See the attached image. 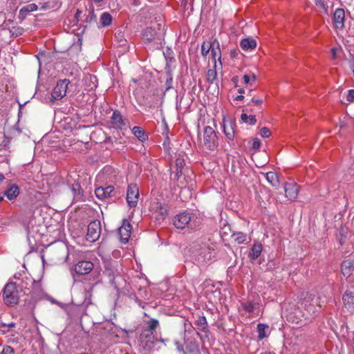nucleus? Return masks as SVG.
<instances>
[{
    "label": "nucleus",
    "instance_id": "obj_1",
    "mask_svg": "<svg viewBox=\"0 0 354 354\" xmlns=\"http://www.w3.org/2000/svg\"><path fill=\"white\" fill-rule=\"evenodd\" d=\"M209 239H200L194 243L192 257L194 263L203 266L212 263L215 257L214 248Z\"/></svg>",
    "mask_w": 354,
    "mask_h": 354
},
{
    "label": "nucleus",
    "instance_id": "obj_2",
    "mask_svg": "<svg viewBox=\"0 0 354 354\" xmlns=\"http://www.w3.org/2000/svg\"><path fill=\"white\" fill-rule=\"evenodd\" d=\"M196 216L187 211L176 214L172 219L174 227L178 230H184L186 227L191 230H196L198 227L196 222Z\"/></svg>",
    "mask_w": 354,
    "mask_h": 354
},
{
    "label": "nucleus",
    "instance_id": "obj_3",
    "mask_svg": "<svg viewBox=\"0 0 354 354\" xmlns=\"http://www.w3.org/2000/svg\"><path fill=\"white\" fill-rule=\"evenodd\" d=\"M19 289L17 284L14 282H8L2 290V299L4 304L8 306H15L19 303Z\"/></svg>",
    "mask_w": 354,
    "mask_h": 354
},
{
    "label": "nucleus",
    "instance_id": "obj_4",
    "mask_svg": "<svg viewBox=\"0 0 354 354\" xmlns=\"http://www.w3.org/2000/svg\"><path fill=\"white\" fill-rule=\"evenodd\" d=\"M118 261L112 259L104 261V271L103 274L109 278V283L114 286L116 289L119 288V283L116 279H122L118 269Z\"/></svg>",
    "mask_w": 354,
    "mask_h": 354
},
{
    "label": "nucleus",
    "instance_id": "obj_5",
    "mask_svg": "<svg viewBox=\"0 0 354 354\" xmlns=\"http://www.w3.org/2000/svg\"><path fill=\"white\" fill-rule=\"evenodd\" d=\"M324 301H321L319 297L310 295L306 297L301 303L302 307L308 313L310 317L317 316L321 310Z\"/></svg>",
    "mask_w": 354,
    "mask_h": 354
},
{
    "label": "nucleus",
    "instance_id": "obj_6",
    "mask_svg": "<svg viewBox=\"0 0 354 354\" xmlns=\"http://www.w3.org/2000/svg\"><path fill=\"white\" fill-rule=\"evenodd\" d=\"M218 133L211 127L207 126L203 129V146L209 151L217 149L219 145Z\"/></svg>",
    "mask_w": 354,
    "mask_h": 354
},
{
    "label": "nucleus",
    "instance_id": "obj_7",
    "mask_svg": "<svg viewBox=\"0 0 354 354\" xmlns=\"http://www.w3.org/2000/svg\"><path fill=\"white\" fill-rule=\"evenodd\" d=\"M70 81L67 79L59 80L51 93V102L59 100L66 96L68 89Z\"/></svg>",
    "mask_w": 354,
    "mask_h": 354
},
{
    "label": "nucleus",
    "instance_id": "obj_8",
    "mask_svg": "<svg viewBox=\"0 0 354 354\" xmlns=\"http://www.w3.org/2000/svg\"><path fill=\"white\" fill-rule=\"evenodd\" d=\"M194 325L198 329V330H196V333L201 340L203 342H205L206 339L209 340L210 331L205 317L198 316L197 319L194 322Z\"/></svg>",
    "mask_w": 354,
    "mask_h": 354
},
{
    "label": "nucleus",
    "instance_id": "obj_9",
    "mask_svg": "<svg viewBox=\"0 0 354 354\" xmlns=\"http://www.w3.org/2000/svg\"><path fill=\"white\" fill-rule=\"evenodd\" d=\"M158 341L156 334L142 330L140 335V345L144 351H151Z\"/></svg>",
    "mask_w": 354,
    "mask_h": 354
},
{
    "label": "nucleus",
    "instance_id": "obj_10",
    "mask_svg": "<svg viewBox=\"0 0 354 354\" xmlns=\"http://www.w3.org/2000/svg\"><path fill=\"white\" fill-rule=\"evenodd\" d=\"M176 348L178 351H183L184 354H200V349L198 343L192 338H187L185 342V348L183 346L176 342Z\"/></svg>",
    "mask_w": 354,
    "mask_h": 354
},
{
    "label": "nucleus",
    "instance_id": "obj_11",
    "mask_svg": "<svg viewBox=\"0 0 354 354\" xmlns=\"http://www.w3.org/2000/svg\"><path fill=\"white\" fill-rule=\"evenodd\" d=\"M101 233V224L100 221L95 220L91 221L87 227V232L86 234V239L89 242H95L100 236Z\"/></svg>",
    "mask_w": 354,
    "mask_h": 354
},
{
    "label": "nucleus",
    "instance_id": "obj_12",
    "mask_svg": "<svg viewBox=\"0 0 354 354\" xmlns=\"http://www.w3.org/2000/svg\"><path fill=\"white\" fill-rule=\"evenodd\" d=\"M236 122L234 120L223 118L222 127L223 131L228 141H233L235 138Z\"/></svg>",
    "mask_w": 354,
    "mask_h": 354
},
{
    "label": "nucleus",
    "instance_id": "obj_13",
    "mask_svg": "<svg viewBox=\"0 0 354 354\" xmlns=\"http://www.w3.org/2000/svg\"><path fill=\"white\" fill-rule=\"evenodd\" d=\"M139 198V188L136 184H130L127 190V201L131 207L138 204Z\"/></svg>",
    "mask_w": 354,
    "mask_h": 354
},
{
    "label": "nucleus",
    "instance_id": "obj_14",
    "mask_svg": "<svg viewBox=\"0 0 354 354\" xmlns=\"http://www.w3.org/2000/svg\"><path fill=\"white\" fill-rule=\"evenodd\" d=\"M283 187L285 192V198L288 201H295L299 194L298 185L295 182H286L283 184Z\"/></svg>",
    "mask_w": 354,
    "mask_h": 354
},
{
    "label": "nucleus",
    "instance_id": "obj_15",
    "mask_svg": "<svg viewBox=\"0 0 354 354\" xmlns=\"http://www.w3.org/2000/svg\"><path fill=\"white\" fill-rule=\"evenodd\" d=\"M19 187L16 183H12V181L8 182L6 188L3 192V196L10 201H15L19 196Z\"/></svg>",
    "mask_w": 354,
    "mask_h": 354
},
{
    "label": "nucleus",
    "instance_id": "obj_16",
    "mask_svg": "<svg viewBox=\"0 0 354 354\" xmlns=\"http://www.w3.org/2000/svg\"><path fill=\"white\" fill-rule=\"evenodd\" d=\"M111 127L117 130H122L126 126L125 120L118 110H115L110 119Z\"/></svg>",
    "mask_w": 354,
    "mask_h": 354
},
{
    "label": "nucleus",
    "instance_id": "obj_17",
    "mask_svg": "<svg viewBox=\"0 0 354 354\" xmlns=\"http://www.w3.org/2000/svg\"><path fill=\"white\" fill-rule=\"evenodd\" d=\"M93 263L90 261H80L74 266V271L79 275L88 274L93 269Z\"/></svg>",
    "mask_w": 354,
    "mask_h": 354
},
{
    "label": "nucleus",
    "instance_id": "obj_18",
    "mask_svg": "<svg viewBox=\"0 0 354 354\" xmlns=\"http://www.w3.org/2000/svg\"><path fill=\"white\" fill-rule=\"evenodd\" d=\"M95 194L96 197L101 200L112 198L115 196V189L112 185H109L105 187H99L95 189Z\"/></svg>",
    "mask_w": 354,
    "mask_h": 354
},
{
    "label": "nucleus",
    "instance_id": "obj_19",
    "mask_svg": "<svg viewBox=\"0 0 354 354\" xmlns=\"http://www.w3.org/2000/svg\"><path fill=\"white\" fill-rule=\"evenodd\" d=\"M25 295L27 296L30 295L31 298L35 300L41 299L44 295L41 282L35 280L29 292H25Z\"/></svg>",
    "mask_w": 354,
    "mask_h": 354
},
{
    "label": "nucleus",
    "instance_id": "obj_20",
    "mask_svg": "<svg viewBox=\"0 0 354 354\" xmlns=\"http://www.w3.org/2000/svg\"><path fill=\"white\" fill-rule=\"evenodd\" d=\"M333 24L336 29L342 30L345 25V11L343 8H337L333 14Z\"/></svg>",
    "mask_w": 354,
    "mask_h": 354
},
{
    "label": "nucleus",
    "instance_id": "obj_21",
    "mask_svg": "<svg viewBox=\"0 0 354 354\" xmlns=\"http://www.w3.org/2000/svg\"><path fill=\"white\" fill-rule=\"evenodd\" d=\"M142 39L145 44H150L153 41H160L161 39L158 36L155 28L147 27L142 32Z\"/></svg>",
    "mask_w": 354,
    "mask_h": 354
},
{
    "label": "nucleus",
    "instance_id": "obj_22",
    "mask_svg": "<svg viewBox=\"0 0 354 354\" xmlns=\"http://www.w3.org/2000/svg\"><path fill=\"white\" fill-rule=\"evenodd\" d=\"M132 227L127 221L124 220L122 225L118 229V234L121 242L126 243L128 242L131 232Z\"/></svg>",
    "mask_w": 354,
    "mask_h": 354
},
{
    "label": "nucleus",
    "instance_id": "obj_23",
    "mask_svg": "<svg viewBox=\"0 0 354 354\" xmlns=\"http://www.w3.org/2000/svg\"><path fill=\"white\" fill-rule=\"evenodd\" d=\"M263 251V245L261 243L255 241L248 254V258L251 261L256 260Z\"/></svg>",
    "mask_w": 354,
    "mask_h": 354
},
{
    "label": "nucleus",
    "instance_id": "obj_24",
    "mask_svg": "<svg viewBox=\"0 0 354 354\" xmlns=\"http://www.w3.org/2000/svg\"><path fill=\"white\" fill-rule=\"evenodd\" d=\"M344 305L348 310L354 312V293L346 291L342 296Z\"/></svg>",
    "mask_w": 354,
    "mask_h": 354
},
{
    "label": "nucleus",
    "instance_id": "obj_25",
    "mask_svg": "<svg viewBox=\"0 0 354 354\" xmlns=\"http://www.w3.org/2000/svg\"><path fill=\"white\" fill-rule=\"evenodd\" d=\"M341 270L344 276L352 275L354 272V262L350 259L344 261L341 265Z\"/></svg>",
    "mask_w": 354,
    "mask_h": 354
},
{
    "label": "nucleus",
    "instance_id": "obj_26",
    "mask_svg": "<svg viewBox=\"0 0 354 354\" xmlns=\"http://www.w3.org/2000/svg\"><path fill=\"white\" fill-rule=\"evenodd\" d=\"M34 281L35 279L31 277L26 276L21 279V283L17 286L20 291H24L25 293V292H29Z\"/></svg>",
    "mask_w": 354,
    "mask_h": 354
},
{
    "label": "nucleus",
    "instance_id": "obj_27",
    "mask_svg": "<svg viewBox=\"0 0 354 354\" xmlns=\"http://www.w3.org/2000/svg\"><path fill=\"white\" fill-rule=\"evenodd\" d=\"M241 48L245 51H251L257 47V41L251 37L243 39L240 42Z\"/></svg>",
    "mask_w": 354,
    "mask_h": 354
},
{
    "label": "nucleus",
    "instance_id": "obj_28",
    "mask_svg": "<svg viewBox=\"0 0 354 354\" xmlns=\"http://www.w3.org/2000/svg\"><path fill=\"white\" fill-rule=\"evenodd\" d=\"M71 192L73 194L74 200L76 201H84V193L83 189L81 187L80 183H73L71 187Z\"/></svg>",
    "mask_w": 354,
    "mask_h": 354
},
{
    "label": "nucleus",
    "instance_id": "obj_29",
    "mask_svg": "<svg viewBox=\"0 0 354 354\" xmlns=\"http://www.w3.org/2000/svg\"><path fill=\"white\" fill-rule=\"evenodd\" d=\"M263 175L266 177L267 181L274 188L279 189V180L277 174L273 171H269L266 174H263Z\"/></svg>",
    "mask_w": 354,
    "mask_h": 354
},
{
    "label": "nucleus",
    "instance_id": "obj_30",
    "mask_svg": "<svg viewBox=\"0 0 354 354\" xmlns=\"http://www.w3.org/2000/svg\"><path fill=\"white\" fill-rule=\"evenodd\" d=\"M38 8L37 5L35 3H30L21 8L19 13V18L21 20L24 19L28 13L37 10Z\"/></svg>",
    "mask_w": 354,
    "mask_h": 354
},
{
    "label": "nucleus",
    "instance_id": "obj_31",
    "mask_svg": "<svg viewBox=\"0 0 354 354\" xmlns=\"http://www.w3.org/2000/svg\"><path fill=\"white\" fill-rule=\"evenodd\" d=\"M153 208L155 210V213H157L162 218H165L168 214V207L165 204L157 202L153 203Z\"/></svg>",
    "mask_w": 354,
    "mask_h": 354
},
{
    "label": "nucleus",
    "instance_id": "obj_32",
    "mask_svg": "<svg viewBox=\"0 0 354 354\" xmlns=\"http://www.w3.org/2000/svg\"><path fill=\"white\" fill-rule=\"evenodd\" d=\"M231 236L237 244L248 243V235L242 232H233Z\"/></svg>",
    "mask_w": 354,
    "mask_h": 354
},
{
    "label": "nucleus",
    "instance_id": "obj_33",
    "mask_svg": "<svg viewBox=\"0 0 354 354\" xmlns=\"http://www.w3.org/2000/svg\"><path fill=\"white\" fill-rule=\"evenodd\" d=\"M132 133L140 141L142 142L148 139L147 134L140 127H134L132 129Z\"/></svg>",
    "mask_w": 354,
    "mask_h": 354
},
{
    "label": "nucleus",
    "instance_id": "obj_34",
    "mask_svg": "<svg viewBox=\"0 0 354 354\" xmlns=\"http://www.w3.org/2000/svg\"><path fill=\"white\" fill-rule=\"evenodd\" d=\"M147 328H144L142 331L149 332L156 335V329L159 326V322L156 319H151L147 322Z\"/></svg>",
    "mask_w": 354,
    "mask_h": 354
},
{
    "label": "nucleus",
    "instance_id": "obj_35",
    "mask_svg": "<svg viewBox=\"0 0 354 354\" xmlns=\"http://www.w3.org/2000/svg\"><path fill=\"white\" fill-rule=\"evenodd\" d=\"M113 20L111 15L107 12H103L100 18V23L102 27L111 25Z\"/></svg>",
    "mask_w": 354,
    "mask_h": 354
},
{
    "label": "nucleus",
    "instance_id": "obj_36",
    "mask_svg": "<svg viewBox=\"0 0 354 354\" xmlns=\"http://www.w3.org/2000/svg\"><path fill=\"white\" fill-rule=\"evenodd\" d=\"M241 122L243 123H246L250 125H254L257 120L256 117L254 115H248L247 113H244V110L243 111L242 114L241 115Z\"/></svg>",
    "mask_w": 354,
    "mask_h": 354
},
{
    "label": "nucleus",
    "instance_id": "obj_37",
    "mask_svg": "<svg viewBox=\"0 0 354 354\" xmlns=\"http://www.w3.org/2000/svg\"><path fill=\"white\" fill-rule=\"evenodd\" d=\"M268 326L263 324H259L257 325L258 339L259 340L264 339L267 336L266 330L268 329Z\"/></svg>",
    "mask_w": 354,
    "mask_h": 354
},
{
    "label": "nucleus",
    "instance_id": "obj_38",
    "mask_svg": "<svg viewBox=\"0 0 354 354\" xmlns=\"http://www.w3.org/2000/svg\"><path fill=\"white\" fill-rule=\"evenodd\" d=\"M241 308L246 313H251L254 310V304L251 301H247L241 304Z\"/></svg>",
    "mask_w": 354,
    "mask_h": 354
},
{
    "label": "nucleus",
    "instance_id": "obj_39",
    "mask_svg": "<svg viewBox=\"0 0 354 354\" xmlns=\"http://www.w3.org/2000/svg\"><path fill=\"white\" fill-rule=\"evenodd\" d=\"M217 72L215 69H209L207 73V81L212 84L216 79Z\"/></svg>",
    "mask_w": 354,
    "mask_h": 354
},
{
    "label": "nucleus",
    "instance_id": "obj_40",
    "mask_svg": "<svg viewBox=\"0 0 354 354\" xmlns=\"http://www.w3.org/2000/svg\"><path fill=\"white\" fill-rule=\"evenodd\" d=\"M1 137L3 138V140L2 142L0 144V147L2 149H6V150L9 149L11 138L10 137H8L5 134V133H2Z\"/></svg>",
    "mask_w": 354,
    "mask_h": 354
},
{
    "label": "nucleus",
    "instance_id": "obj_41",
    "mask_svg": "<svg viewBox=\"0 0 354 354\" xmlns=\"http://www.w3.org/2000/svg\"><path fill=\"white\" fill-rule=\"evenodd\" d=\"M173 77L170 71H167V78L165 82V91L172 88Z\"/></svg>",
    "mask_w": 354,
    "mask_h": 354
},
{
    "label": "nucleus",
    "instance_id": "obj_42",
    "mask_svg": "<svg viewBox=\"0 0 354 354\" xmlns=\"http://www.w3.org/2000/svg\"><path fill=\"white\" fill-rule=\"evenodd\" d=\"M97 21V17L94 12V10L93 9L92 10H90L88 11V14L87 15L85 20H84V22H86V24H91V23H94V22H96Z\"/></svg>",
    "mask_w": 354,
    "mask_h": 354
},
{
    "label": "nucleus",
    "instance_id": "obj_43",
    "mask_svg": "<svg viewBox=\"0 0 354 354\" xmlns=\"http://www.w3.org/2000/svg\"><path fill=\"white\" fill-rule=\"evenodd\" d=\"M209 51H211V46L209 45L208 42L204 41L201 45V55L206 57Z\"/></svg>",
    "mask_w": 354,
    "mask_h": 354
},
{
    "label": "nucleus",
    "instance_id": "obj_44",
    "mask_svg": "<svg viewBox=\"0 0 354 354\" xmlns=\"http://www.w3.org/2000/svg\"><path fill=\"white\" fill-rule=\"evenodd\" d=\"M175 163H176V169L183 171V169L185 165V160L183 158L178 157L176 159Z\"/></svg>",
    "mask_w": 354,
    "mask_h": 354
},
{
    "label": "nucleus",
    "instance_id": "obj_45",
    "mask_svg": "<svg viewBox=\"0 0 354 354\" xmlns=\"http://www.w3.org/2000/svg\"><path fill=\"white\" fill-rule=\"evenodd\" d=\"M211 54H212V59L214 60V62H216V57H218V60H221V48H218V49H212L211 50Z\"/></svg>",
    "mask_w": 354,
    "mask_h": 354
},
{
    "label": "nucleus",
    "instance_id": "obj_46",
    "mask_svg": "<svg viewBox=\"0 0 354 354\" xmlns=\"http://www.w3.org/2000/svg\"><path fill=\"white\" fill-rule=\"evenodd\" d=\"M23 31H24V29L21 27H18V28H13L12 30H10V33L12 35V36H15V37H17L19 35H22L23 33Z\"/></svg>",
    "mask_w": 354,
    "mask_h": 354
},
{
    "label": "nucleus",
    "instance_id": "obj_47",
    "mask_svg": "<svg viewBox=\"0 0 354 354\" xmlns=\"http://www.w3.org/2000/svg\"><path fill=\"white\" fill-rule=\"evenodd\" d=\"M315 4L322 8L326 13L328 12V6L325 3L324 0H315Z\"/></svg>",
    "mask_w": 354,
    "mask_h": 354
},
{
    "label": "nucleus",
    "instance_id": "obj_48",
    "mask_svg": "<svg viewBox=\"0 0 354 354\" xmlns=\"http://www.w3.org/2000/svg\"><path fill=\"white\" fill-rule=\"evenodd\" d=\"M260 135L263 138H268L271 135V132L268 127H263L260 129Z\"/></svg>",
    "mask_w": 354,
    "mask_h": 354
},
{
    "label": "nucleus",
    "instance_id": "obj_49",
    "mask_svg": "<svg viewBox=\"0 0 354 354\" xmlns=\"http://www.w3.org/2000/svg\"><path fill=\"white\" fill-rule=\"evenodd\" d=\"M209 45L211 46L212 49L220 48V44L217 39H214L213 41L208 42Z\"/></svg>",
    "mask_w": 354,
    "mask_h": 354
},
{
    "label": "nucleus",
    "instance_id": "obj_50",
    "mask_svg": "<svg viewBox=\"0 0 354 354\" xmlns=\"http://www.w3.org/2000/svg\"><path fill=\"white\" fill-rule=\"evenodd\" d=\"M346 100L349 102H354V89L348 90Z\"/></svg>",
    "mask_w": 354,
    "mask_h": 354
},
{
    "label": "nucleus",
    "instance_id": "obj_51",
    "mask_svg": "<svg viewBox=\"0 0 354 354\" xmlns=\"http://www.w3.org/2000/svg\"><path fill=\"white\" fill-rule=\"evenodd\" d=\"M13 353H14V349L10 346H4L1 351V354H12Z\"/></svg>",
    "mask_w": 354,
    "mask_h": 354
},
{
    "label": "nucleus",
    "instance_id": "obj_52",
    "mask_svg": "<svg viewBox=\"0 0 354 354\" xmlns=\"http://www.w3.org/2000/svg\"><path fill=\"white\" fill-rule=\"evenodd\" d=\"M261 147V141L258 138H254L252 142V149L259 150Z\"/></svg>",
    "mask_w": 354,
    "mask_h": 354
},
{
    "label": "nucleus",
    "instance_id": "obj_53",
    "mask_svg": "<svg viewBox=\"0 0 354 354\" xmlns=\"http://www.w3.org/2000/svg\"><path fill=\"white\" fill-rule=\"evenodd\" d=\"M243 82H244L245 84L250 85V86L252 85V82L251 81L250 75H244L243 77Z\"/></svg>",
    "mask_w": 354,
    "mask_h": 354
},
{
    "label": "nucleus",
    "instance_id": "obj_54",
    "mask_svg": "<svg viewBox=\"0 0 354 354\" xmlns=\"http://www.w3.org/2000/svg\"><path fill=\"white\" fill-rule=\"evenodd\" d=\"M251 102L254 104V105H256V106H261L263 101L261 99H259V98H256L255 97H253L252 99H251Z\"/></svg>",
    "mask_w": 354,
    "mask_h": 354
},
{
    "label": "nucleus",
    "instance_id": "obj_55",
    "mask_svg": "<svg viewBox=\"0 0 354 354\" xmlns=\"http://www.w3.org/2000/svg\"><path fill=\"white\" fill-rule=\"evenodd\" d=\"M183 175V171L176 170V174H174V177H171L174 180L178 181L180 180V178Z\"/></svg>",
    "mask_w": 354,
    "mask_h": 354
},
{
    "label": "nucleus",
    "instance_id": "obj_56",
    "mask_svg": "<svg viewBox=\"0 0 354 354\" xmlns=\"http://www.w3.org/2000/svg\"><path fill=\"white\" fill-rule=\"evenodd\" d=\"M134 300L142 308H145V304L139 299L136 295H134Z\"/></svg>",
    "mask_w": 354,
    "mask_h": 354
},
{
    "label": "nucleus",
    "instance_id": "obj_57",
    "mask_svg": "<svg viewBox=\"0 0 354 354\" xmlns=\"http://www.w3.org/2000/svg\"><path fill=\"white\" fill-rule=\"evenodd\" d=\"M134 300L142 308H145V304L139 299L136 295H134Z\"/></svg>",
    "mask_w": 354,
    "mask_h": 354
},
{
    "label": "nucleus",
    "instance_id": "obj_58",
    "mask_svg": "<svg viewBox=\"0 0 354 354\" xmlns=\"http://www.w3.org/2000/svg\"><path fill=\"white\" fill-rule=\"evenodd\" d=\"M134 300L142 308H145V304L139 299L136 295H134Z\"/></svg>",
    "mask_w": 354,
    "mask_h": 354
},
{
    "label": "nucleus",
    "instance_id": "obj_59",
    "mask_svg": "<svg viewBox=\"0 0 354 354\" xmlns=\"http://www.w3.org/2000/svg\"><path fill=\"white\" fill-rule=\"evenodd\" d=\"M12 21L11 20H8V21H4V23L0 26V28L2 29V30H6L7 28V26L8 24H10L12 23Z\"/></svg>",
    "mask_w": 354,
    "mask_h": 354
},
{
    "label": "nucleus",
    "instance_id": "obj_60",
    "mask_svg": "<svg viewBox=\"0 0 354 354\" xmlns=\"http://www.w3.org/2000/svg\"><path fill=\"white\" fill-rule=\"evenodd\" d=\"M238 55V50L236 49H233L230 50V56L232 57H236Z\"/></svg>",
    "mask_w": 354,
    "mask_h": 354
},
{
    "label": "nucleus",
    "instance_id": "obj_61",
    "mask_svg": "<svg viewBox=\"0 0 354 354\" xmlns=\"http://www.w3.org/2000/svg\"><path fill=\"white\" fill-rule=\"evenodd\" d=\"M82 14V12L81 10H77L76 11V13H75V19H76L77 21H79V19L81 17Z\"/></svg>",
    "mask_w": 354,
    "mask_h": 354
},
{
    "label": "nucleus",
    "instance_id": "obj_62",
    "mask_svg": "<svg viewBox=\"0 0 354 354\" xmlns=\"http://www.w3.org/2000/svg\"><path fill=\"white\" fill-rule=\"evenodd\" d=\"M238 81H239V77L238 76H234L232 78V82L235 84L236 87L237 86Z\"/></svg>",
    "mask_w": 354,
    "mask_h": 354
},
{
    "label": "nucleus",
    "instance_id": "obj_63",
    "mask_svg": "<svg viewBox=\"0 0 354 354\" xmlns=\"http://www.w3.org/2000/svg\"><path fill=\"white\" fill-rule=\"evenodd\" d=\"M244 99L243 95H239L236 97H235L234 100L236 101H241Z\"/></svg>",
    "mask_w": 354,
    "mask_h": 354
},
{
    "label": "nucleus",
    "instance_id": "obj_64",
    "mask_svg": "<svg viewBox=\"0 0 354 354\" xmlns=\"http://www.w3.org/2000/svg\"><path fill=\"white\" fill-rule=\"evenodd\" d=\"M250 79H251V81H252V82L253 84L257 80V77H256V75L252 73L251 77H250Z\"/></svg>",
    "mask_w": 354,
    "mask_h": 354
}]
</instances>
